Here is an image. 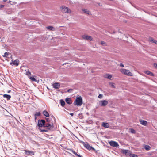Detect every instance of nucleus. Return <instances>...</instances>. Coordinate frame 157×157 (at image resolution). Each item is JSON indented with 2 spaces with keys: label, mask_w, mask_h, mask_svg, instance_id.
I'll use <instances>...</instances> for the list:
<instances>
[{
  "label": "nucleus",
  "mask_w": 157,
  "mask_h": 157,
  "mask_svg": "<svg viewBox=\"0 0 157 157\" xmlns=\"http://www.w3.org/2000/svg\"><path fill=\"white\" fill-rule=\"evenodd\" d=\"M82 104V98L80 96H79L76 97L75 101L74 102V104L75 105L81 106Z\"/></svg>",
  "instance_id": "obj_1"
},
{
  "label": "nucleus",
  "mask_w": 157,
  "mask_h": 157,
  "mask_svg": "<svg viewBox=\"0 0 157 157\" xmlns=\"http://www.w3.org/2000/svg\"><path fill=\"white\" fill-rule=\"evenodd\" d=\"M119 71L122 74L128 76H132L133 75L132 74L129 70L124 68H121L120 69Z\"/></svg>",
  "instance_id": "obj_2"
},
{
  "label": "nucleus",
  "mask_w": 157,
  "mask_h": 157,
  "mask_svg": "<svg viewBox=\"0 0 157 157\" xmlns=\"http://www.w3.org/2000/svg\"><path fill=\"white\" fill-rule=\"evenodd\" d=\"M108 143L111 146L113 147H117L119 146L118 143L115 141H109Z\"/></svg>",
  "instance_id": "obj_3"
},
{
  "label": "nucleus",
  "mask_w": 157,
  "mask_h": 157,
  "mask_svg": "<svg viewBox=\"0 0 157 157\" xmlns=\"http://www.w3.org/2000/svg\"><path fill=\"white\" fill-rule=\"evenodd\" d=\"M44 127H46L49 130H52L53 129L54 126L52 123H48L45 124Z\"/></svg>",
  "instance_id": "obj_4"
},
{
  "label": "nucleus",
  "mask_w": 157,
  "mask_h": 157,
  "mask_svg": "<svg viewBox=\"0 0 157 157\" xmlns=\"http://www.w3.org/2000/svg\"><path fill=\"white\" fill-rule=\"evenodd\" d=\"M45 121L44 120H39L38 122V125L40 127H44L45 124Z\"/></svg>",
  "instance_id": "obj_5"
},
{
  "label": "nucleus",
  "mask_w": 157,
  "mask_h": 157,
  "mask_svg": "<svg viewBox=\"0 0 157 157\" xmlns=\"http://www.w3.org/2000/svg\"><path fill=\"white\" fill-rule=\"evenodd\" d=\"M108 103V102L106 100H101L99 101V105L101 106H105Z\"/></svg>",
  "instance_id": "obj_6"
},
{
  "label": "nucleus",
  "mask_w": 157,
  "mask_h": 157,
  "mask_svg": "<svg viewBox=\"0 0 157 157\" xmlns=\"http://www.w3.org/2000/svg\"><path fill=\"white\" fill-rule=\"evenodd\" d=\"M61 8H62L63 12L64 13H70L71 12L70 9L67 7H61Z\"/></svg>",
  "instance_id": "obj_7"
},
{
  "label": "nucleus",
  "mask_w": 157,
  "mask_h": 157,
  "mask_svg": "<svg viewBox=\"0 0 157 157\" xmlns=\"http://www.w3.org/2000/svg\"><path fill=\"white\" fill-rule=\"evenodd\" d=\"M84 146L87 149L89 150H93L94 151L95 150V149L93 147H91L90 146L89 144L87 143H86V144H84Z\"/></svg>",
  "instance_id": "obj_8"
},
{
  "label": "nucleus",
  "mask_w": 157,
  "mask_h": 157,
  "mask_svg": "<svg viewBox=\"0 0 157 157\" xmlns=\"http://www.w3.org/2000/svg\"><path fill=\"white\" fill-rule=\"evenodd\" d=\"M82 37L83 39L88 40H92L93 39L91 36L87 35H83Z\"/></svg>",
  "instance_id": "obj_9"
},
{
  "label": "nucleus",
  "mask_w": 157,
  "mask_h": 157,
  "mask_svg": "<svg viewBox=\"0 0 157 157\" xmlns=\"http://www.w3.org/2000/svg\"><path fill=\"white\" fill-rule=\"evenodd\" d=\"M121 152L124 154H125L127 156H130L131 153L130 151L126 150H123L121 151Z\"/></svg>",
  "instance_id": "obj_10"
},
{
  "label": "nucleus",
  "mask_w": 157,
  "mask_h": 157,
  "mask_svg": "<svg viewBox=\"0 0 157 157\" xmlns=\"http://www.w3.org/2000/svg\"><path fill=\"white\" fill-rule=\"evenodd\" d=\"M53 88L56 89H59L60 87V84L58 82H55L52 84Z\"/></svg>",
  "instance_id": "obj_11"
},
{
  "label": "nucleus",
  "mask_w": 157,
  "mask_h": 157,
  "mask_svg": "<svg viewBox=\"0 0 157 157\" xmlns=\"http://www.w3.org/2000/svg\"><path fill=\"white\" fill-rule=\"evenodd\" d=\"M10 64H13L16 66H17L19 64V61L17 60H15L13 61L12 60Z\"/></svg>",
  "instance_id": "obj_12"
},
{
  "label": "nucleus",
  "mask_w": 157,
  "mask_h": 157,
  "mask_svg": "<svg viewBox=\"0 0 157 157\" xmlns=\"http://www.w3.org/2000/svg\"><path fill=\"white\" fill-rule=\"evenodd\" d=\"M25 154L27 155H29L30 154H34L33 152L31 151L26 150H25Z\"/></svg>",
  "instance_id": "obj_13"
},
{
  "label": "nucleus",
  "mask_w": 157,
  "mask_h": 157,
  "mask_svg": "<svg viewBox=\"0 0 157 157\" xmlns=\"http://www.w3.org/2000/svg\"><path fill=\"white\" fill-rule=\"evenodd\" d=\"M82 11L85 13L87 14L90 15H91V13L90 12V11L87 9H82Z\"/></svg>",
  "instance_id": "obj_14"
},
{
  "label": "nucleus",
  "mask_w": 157,
  "mask_h": 157,
  "mask_svg": "<svg viewBox=\"0 0 157 157\" xmlns=\"http://www.w3.org/2000/svg\"><path fill=\"white\" fill-rule=\"evenodd\" d=\"M140 124L143 125L144 126H146L147 125V122L144 120H140Z\"/></svg>",
  "instance_id": "obj_15"
},
{
  "label": "nucleus",
  "mask_w": 157,
  "mask_h": 157,
  "mask_svg": "<svg viewBox=\"0 0 157 157\" xmlns=\"http://www.w3.org/2000/svg\"><path fill=\"white\" fill-rule=\"evenodd\" d=\"M102 126L103 127L106 128H108L109 127V124L108 123L105 122H103L102 123Z\"/></svg>",
  "instance_id": "obj_16"
},
{
  "label": "nucleus",
  "mask_w": 157,
  "mask_h": 157,
  "mask_svg": "<svg viewBox=\"0 0 157 157\" xmlns=\"http://www.w3.org/2000/svg\"><path fill=\"white\" fill-rule=\"evenodd\" d=\"M145 73L147 75L151 76H154V74L149 71H145Z\"/></svg>",
  "instance_id": "obj_17"
},
{
  "label": "nucleus",
  "mask_w": 157,
  "mask_h": 157,
  "mask_svg": "<svg viewBox=\"0 0 157 157\" xmlns=\"http://www.w3.org/2000/svg\"><path fill=\"white\" fill-rule=\"evenodd\" d=\"M65 101L66 103L69 104H71L72 103L71 99L70 98H66Z\"/></svg>",
  "instance_id": "obj_18"
},
{
  "label": "nucleus",
  "mask_w": 157,
  "mask_h": 157,
  "mask_svg": "<svg viewBox=\"0 0 157 157\" xmlns=\"http://www.w3.org/2000/svg\"><path fill=\"white\" fill-rule=\"evenodd\" d=\"M43 114L44 116L47 117H49V114L48 113L46 110H44L43 112Z\"/></svg>",
  "instance_id": "obj_19"
},
{
  "label": "nucleus",
  "mask_w": 157,
  "mask_h": 157,
  "mask_svg": "<svg viewBox=\"0 0 157 157\" xmlns=\"http://www.w3.org/2000/svg\"><path fill=\"white\" fill-rule=\"evenodd\" d=\"M149 40L150 41L155 44H157V41L154 39L152 37H149Z\"/></svg>",
  "instance_id": "obj_20"
},
{
  "label": "nucleus",
  "mask_w": 157,
  "mask_h": 157,
  "mask_svg": "<svg viewBox=\"0 0 157 157\" xmlns=\"http://www.w3.org/2000/svg\"><path fill=\"white\" fill-rule=\"evenodd\" d=\"M3 97L4 98H6L7 100H10L11 98V96L9 95L4 94L3 95Z\"/></svg>",
  "instance_id": "obj_21"
},
{
  "label": "nucleus",
  "mask_w": 157,
  "mask_h": 157,
  "mask_svg": "<svg viewBox=\"0 0 157 157\" xmlns=\"http://www.w3.org/2000/svg\"><path fill=\"white\" fill-rule=\"evenodd\" d=\"M46 28L47 29L52 31L54 30H55L54 28L52 26H47L46 27Z\"/></svg>",
  "instance_id": "obj_22"
},
{
  "label": "nucleus",
  "mask_w": 157,
  "mask_h": 157,
  "mask_svg": "<svg viewBox=\"0 0 157 157\" xmlns=\"http://www.w3.org/2000/svg\"><path fill=\"white\" fill-rule=\"evenodd\" d=\"M10 55H11L10 53L6 52L4 53V55H2V56L4 57H7V56Z\"/></svg>",
  "instance_id": "obj_23"
},
{
  "label": "nucleus",
  "mask_w": 157,
  "mask_h": 157,
  "mask_svg": "<svg viewBox=\"0 0 157 157\" xmlns=\"http://www.w3.org/2000/svg\"><path fill=\"white\" fill-rule=\"evenodd\" d=\"M144 148L147 150H149L150 148V147L149 145H145L144 146Z\"/></svg>",
  "instance_id": "obj_24"
},
{
  "label": "nucleus",
  "mask_w": 157,
  "mask_h": 157,
  "mask_svg": "<svg viewBox=\"0 0 157 157\" xmlns=\"http://www.w3.org/2000/svg\"><path fill=\"white\" fill-rule=\"evenodd\" d=\"M60 103L61 105L63 106L65 104V102L63 100H60Z\"/></svg>",
  "instance_id": "obj_25"
},
{
  "label": "nucleus",
  "mask_w": 157,
  "mask_h": 157,
  "mask_svg": "<svg viewBox=\"0 0 157 157\" xmlns=\"http://www.w3.org/2000/svg\"><path fill=\"white\" fill-rule=\"evenodd\" d=\"M39 129L40 130V132H46L48 131L47 130L42 129L40 127L39 128Z\"/></svg>",
  "instance_id": "obj_26"
},
{
  "label": "nucleus",
  "mask_w": 157,
  "mask_h": 157,
  "mask_svg": "<svg viewBox=\"0 0 157 157\" xmlns=\"http://www.w3.org/2000/svg\"><path fill=\"white\" fill-rule=\"evenodd\" d=\"M30 79H31L32 81H36V79L33 77H29Z\"/></svg>",
  "instance_id": "obj_27"
},
{
  "label": "nucleus",
  "mask_w": 157,
  "mask_h": 157,
  "mask_svg": "<svg viewBox=\"0 0 157 157\" xmlns=\"http://www.w3.org/2000/svg\"><path fill=\"white\" fill-rule=\"evenodd\" d=\"M101 44L103 46H107V44L106 42L103 41H101Z\"/></svg>",
  "instance_id": "obj_28"
},
{
  "label": "nucleus",
  "mask_w": 157,
  "mask_h": 157,
  "mask_svg": "<svg viewBox=\"0 0 157 157\" xmlns=\"http://www.w3.org/2000/svg\"><path fill=\"white\" fill-rule=\"evenodd\" d=\"M35 115V116H36L37 117L40 116L41 115V113L40 112H36V113Z\"/></svg>",
  "instance_id": "obj_29"
},
{
  "label": "nucleus",
  "mask_w": 157,
  "mask_h": 157,
  "mask_svg": "<svg viewBox=\"0 0 157 157\" xmlns=\"http://www.w3.org/2000/svg\"><path fill=\"white\" fill-rule=\"evenodd\" d=\"M109 85H111L113 88H115V84L113 82H110L109 83Z\"/></svg>",
  "instance_id": "obj_30"
},
{
  "label": "nucleus",
  "mask_w": 157,
  "mask_h": 157,
  "mask_svg": "<svg viewBox=\"0 0 157 157\" xmlns=\"http://www.w3.org/2000/svg\"><path fill=\"white\" fill-rule=\"evenodd\" d=\"M26 75L28 76H30L31 75V72L28 70V71L26 72Z\"/></svg>",
  "instance_id": "obj_31"
},
{
  "label": "nucleus",
  "mask_w": 157,
  "mask_h": 157,
  "mask_svg": "<svg viewBox=\"0 0 157 157\" xmlns=\"http://www.w3.org/2000/svg\"><path fill=\"white\" fill-rule=\"evenodd\" d=\"M130 157H137V156L134 154H132L131 153L130 155L129 156Z\"/></svg>",
  "instance_id": "obj_32"
},
{
  "label": "nucleus",
  "mask_w": 157,
  "mask_h": 157,
  "mask_svg": "<svg viewBox=\"0 0 157 157\" xmlns=\"http://www.w3.org/2000/svg\"><path fill=\"white\" fill-rule=\"evenodd\" d=\"M130 132L131 133H135V131L134 129L131 128L130 129Z\"/></svg>",
  "instance_id": "obj_33"
},
{
  "label": "nucleus",
  "mask_w": 157,
  "mask_h": 157,
  "mask_svg": "<svg viewBox=\"0 0 157 157\" xmlns=\"http://www.w3.org/2000/svg\"><path fill=\"white\" fill-rule=\"evenodd\" d=\"M112 77V75H108L107 78L109 79H111Z\"/></svg>",
  "instance_id": "obj_34"
},
{
  "label": "nucleus",
  "mask_w": 157,
  "mask_h": 157,
  "mask_svg": "<svg viewBox=\"0 0 157 157\" xmlns=\"http://www.w3.org/2000/svg\"><path fill=\"white\" fill-rule=\"evenodd\" d=\"M119 65L121 67H124V65L122 63H120Z\"/></svg>",
  "instance_id": "obj_35"
},
{
  "label": "nucleus",
  "mask_w": 157,
  "mask_h": 157,
  "mask_svg": "<svg viewBox=\"0 0 157 157\" xmlns=\"http://www.w3.org/2000/svg\"><path fill=\"white\" fill-rule=\"evenodd\" d=\"M73 91L72 89H69L67 90V92L68 93H69L71 91Z\"/></svg>",
  "instance_id": "obj_36"
},
{
  "label": "nucleus",
  "mask_w": 157,
  "mask_h": 157,
  "mask_svg": "<svg viewBox=\"0 0 157 157\" xmlns=\"http://www.w3.org/2000/svg\"><path fill=\"white\" fill-rule=\"evenodd\" d=\"M46 121L48 122L49 123L51 121V119L49 118H48L46 119Z\"/></svg>",
  "instance_id": "obj_37"
},
{
  "label": "nucleus",
  "mask_w": 157,
  "mask_h": 157,
  "mask_svg": "<svg viewBox=\"0 0 157 157\" xmlns=\"http://www.w3.org/2000/svg\"><path fill=\"white\" fill-rule=\"evenodd\" d=\"M102 94H100L98 96V97L100 98H101L102 97Z\"/></svg>",
  "instance_id": "obj_38"
},
{
  "label": "nucleus",
  "mask_w": 157,
  "mask_h": 157,
  "mask_svg": "<svg viewBox=\"0 0 157 157\" xmlns=\"http://www.w3.org/2000/svg\"><path fill=\"white\" fill-rule=\"evenodd\" d=\"M154 66L155 68H157V63H154Z\"/></svg>",
  "instance_id": "obj_39"
},
{
  "label": "nucleus",
  "mask_w": 157,
  "mask_h": 157,
  "mask_svg": "<svg viewBox=\"0 0 157 157\" xmlns=\"http://www.w3.org/2000/svg\"><path fill=\"white\" fill-rule=\"evenodd\" d=\"M4 5H0V8H1L3 7H4Z\"/></svg>",
  "instance_id": "obj_40"
},
{
  "label": "nucleus",
  "mask_w": 157,
  "mask_h": 157,
  "mask_svg": "<svg viewBox=\"0 0 157 157\" xmlns=\"http://www.w3.org/2000/svg\"><path fill=\"white\" fill-rule=\"evenodd\" d=\"M70 114L72 116H73V115H74V113H70Z\"/></svg>",
  "instance_id": "obj_41"
},
{
  "label": "nucleus",
  "mask_w": 157,
  "mask_h": 157,
  "mask_svg": "<svg viewBox=\"0 0 157 157\" xmlns=\"http://www.w3.org/2000/svg\"><path fill=\"white\" fill-rule=\"evenodd\" d=\"M37 117L36 116H35V120H36L37 119Z\"/></svg>",
  "instance_id": "obj_42"
},
{
  "label": "nucleus",
  "mask_w": 157,
  "mask_h": 157,
  "mask_svg": "<svg viewBox=\"0 0 157 157\" xmlns=\"http://www.w3.org/2000/svg\"><path fill=\"white\" fill-rule=\"evenodd\" d=\"M7 1V0H3V1L4 2H6Z\"/></svg>",
  "instance_id": "obj_43"
},
{
  "label": "nucleus",
  "mask_w": 157,
  "mask_h": 157,
  "mask_svg": "<svg viewBox=\"0 0 157 157\" xmlns=\"http://www.w3.org/2000/svg\"><path fill=\"white\" fill-rule=\"evenodd\" d=\"M10 91H10V90H9L8 91V93H10Z\"/></svg>",
  "instance_id": "obj_44"
},
{
  "label": "nucleus",
  "mask_w": 157,
  "mask_h": 157,
  "mask_svg": "<svg viewBox=\"0 0 157 157\" xmlns=\"http://www.w3.org/2000/svg\"><path fill=\"white\" fill-rule=\"evenodd\" d=\"M66 64V63H65L63 64V65H64Z\"/></svg>",
  "instance_id": "obj_45"
}]
</instances>
